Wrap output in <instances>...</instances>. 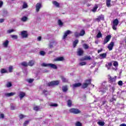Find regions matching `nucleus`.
Wrapping results in <instances>:
<instances>
[{"label":"nucleus","mask_w":126,"mask_h":126,"mask_svg":"<svg viewBox=\"0 0 126 126\" xmlns=\"http://www.w3.org/2000/svg\"><path fill=\"white\" fill-rule=\"evenodd\" d=\"M92 81V80H91V79H87L85 80V82L83 83V84L80 83L79 86H81V88H82V89H86V88H87V87H88L90 85L94 88V86H95L93 84H91Z\"/></svg>","instance_id":"f257e3e1"},{"label":"nucleus","mask_w":126,"mask_h":126,"mask_svg":"<svg viewBox=\"0 0 126 126\" xmlns=\"http://www.w3.org/2000/svg\"><path fill=\"white\" fill-rule=\"evenodd\" d=\"M118 25H119V20L118 19H115L113 20L112 23V29L113 30H117V27H118Z\"/></svg>","instance_id":"f03ea898"},{"label":"nucleus","mask_w":126,"mask_h":126,"mask_svg":"<svg viewBox=\"0 0 126 126\" xmlns=\"http://www.w3.org/2000/svg\"><path fill=\"white\" fill-rule=\"evenodd\" d=\"M59 84H60V81H53L48 83V86H54Z\"/></svg>","instance_id":"7ed1b4c3"},{"label":"nucleus","mask_w":126,"mask_h":126,"mask_svg":"<svg viewBox=\"0 0 126 126\" xmlns=\"http://www.w3.org/2000/svg\"><path fill=\"white\" fill-rule=\"evenodd\" d=\"M108 81L110 83H112L113 82H116V80L117 79V76H114V77H112L111 75H108Z\"/></svg>","instance_id":"20e7f679"},{"label":"nucleus","mask_w":126,"mask_h":126,"mask_svg":"<svg viewBox=\"0 0 126 126\" xmlns=\"http://www.w3.org/2000/svg\"><path fill=\"white\" fill-rule=\"evenodd\" d=\"M111 38H112V36H111V35L106 36L104 39L103 45H106V44L111 40Z\"/></svg>","instance_id":"39448f33"},{"label":"nucleus","mask_w":126,"mask_h":126,"mask_svg":"<svg viewBox=\"0 0 126 126\" xmlns=\"http://www.w3.org/2000/svg\"><path fill=\"white\" fill-rule=\"evenodd\" d=\"M42 8V3H37L35 5V11L36 12H39L40 11V9Z\"/></svg>","instance_id":"423d86ee"},{"label":"nucleus","mask_w":126,"mask_h":126,"mask_svg":"<svg viewBox=\"0 0 126 126\" xmlns=\"http://www.w3.org/2000/svg\"><path fill=\"white\" fill-rule=\"evenodd\" d=\"M95 21L97 22H100L101 20H104V16L103 14H101L98 16L95 19Z\"/></svg>","instance_id":"0eeeda50"},{"label":"nucleus","mask_w":126,"mask_h":126,"mask_svg":"<svg viewBox=\"0 0 126 126\" xmlns=\"http://www.w3.org/2000/svg\"><path fill=\"white\" fill-rule=\"evenodd\" d=\"M70 113L72 114H79V110L75 108H71L69 110Z\"/></svg>","instance_id":"6e6552de"},{"label":"nucleus","mask_w":126,"mask_h":126,"mask_svg":"<svg viewBox=\"0 0 126 126\" xmlns=\"http://www.w3.org/2000/svg\"><path fill=\"white\" fill-rule=\"evenodd\" d=\"M71 33H72V32L69 30L65 32L64 35H63V39L64 40V39H65L66 37H67V35H69V34H71Z\"/></svg>","instance_id":"1a4fd4ad"},{"label":"nucleus","mask_w":126,"mask_h":126,"mask_svg":"<svg viewBox=\"0 0 126 126\" xmlns=\"http://www.w3.org/2000/svg\"><path fill=\"white\" fill-rule=\"evenodd\" d=\"M114 46H115V43L114 42H111L108 45L107 48L108 50L110 51H112L113 50V48H114Z\"/></svg>","instance_id":"9d476101"},{"label":"nucleus","mask_w":126,"mask_h":126,"mask_svg":"<svg viewBox=\"0 0 126 126\" xmlns=\"http://www.w3.org/2000/svg\"><path fill=\"white\" fill-rule=\"evenodd\" d=\"M52 4L54 6H55V7H57L58 8H60V7H61L60 3L56 0L52 1Z\"/></svg>","instance_id":"9b49d317"},{"label":"nucleus","mask_w":126,"mask_h":126,"mask_svg":"<svg viewBox=\"0 0 126 126\" xmlns=\"http://www.w3.org/2000/svg\"><path fill=\"white\" fill-rule=\"evenodd\" d=\"M21 36L23 38H27L28 34H27V32L26 31H22L21 33Z\"/></svg>","instance_id":"f8f14e48"},{"label":"nucleus","mask_w":126,"mask_h":126,"mask_svg":"<svg viewBox=\"0 0 126 126\" xmlns=\"http://www.w3.org/2000/svg\"><path fill=\"white\" fill-rule=\"evenodd\" d=\"M26 94L24 92H20L19 93V97H20V100H22L23 98L25 97Z\"/></svg>","instance_id":"ddd939ff"},{"label":"nucleus","mask_w":126,"mask_h":126,"mask_svg":"<svg viewBox=\"0 0 126 126\" xmlns=\"http://www.w3.org/2000/svg\"><path fill=\"white\" fill-rule=\"evenodd\" d=\"M55 62H63L64 61V58L63 57H58L54 59Z\"/></svg>","instance_id":"4468645a"},{"label":"nucleus","mask_w":126,"mask_h":126,"mask_svg":"<svg viewBox=\"0 0 126 126\" xmlns=\"http://www.w3.org/2000/svg\"><path fill=\"white\" fill-rule=\"evenodd\" d=\"M14 95H15V93H8L4 94V96H5V97H11Z\"/></svg>","instance_id":"2eb2a0df"},{"label":"nucleus","mask_w":126,"mask_h":126,"mask_svg":"<svg viewBox=\"0 0 126 126\" xmlns=\"http://www.w3.org/2000/svg\"><path fill=\"white\" fill-rule=\"evenodd\" d=\"M91 57L90 56H85L84 58H83L81 59V61H91Z\"/></svg>","instance_id":"dca6fc26"},{"label":"nucleus","mask_w":126,"mask_h":126,"mask_svg":"<svg viewBox=\"0 0 126 126\" xmlns=\"http://www.w3.org/2000/svg\"><path fill=\"white\" fill-rule=\"evenodd\" d=\"M9 44V42L8 40H6L2 43V46L4 47V48H7V47H8Z\"/></svg>","instance_id":"f3484780"},{"label":"nucleus","mask_w":126,"mask_h":126,"mask_svg":"<svg viewBox=\"0 0 126 126\" xmlns=\"http://www.w3.org/2000/svg\"><path fill=\"white\" fill-rule=\"evenodd\" d=\"M28 19H29L28 17L24 16L22 17V18L21 19V20L23 22H26V21H28Z\"/></svg>","instance_id":"a211bd4d"},{"label":"nucleus","mask_w":126,"mask_h":126,"mask_svg":"<svg viewBox=\"0 0 126 126\" xmlns=\"http://www.w3.org/2000/svg\"><path fill=\"white\" fill-rule=\"evenodd\" d=\"M49 67L54 69H57L58 68V67L55 64L52 63H49Z\"/></svg>","instance_id":"6ab92c4d"},{"label":"nucleus","mask_w":126,"mask_h":126,"mask_svg":"<svg viewBox=\"0 0 126 126\" xmlns=\"http://www.w3.org/2000/svg\"><path fill=\"white\" fill-rule=\"evenodd\" d=\"M34 63H35V61L32 60L29 61L28 65H29L30 66H32V65H34Z\"/></svg>","instance_id":"aec40b11"},{"label":"nucleus","mask_w":126,"mask_h":126,"mask_svg":"<svg viewBox=\"0 0 126 126\" xmlns=\"http://www.w3.org/2000/svg\"><path fill=\"white\" fill-rule=\"evenodd\" d=\"M78 40H75L73 42V48H75L76 46L77 45V44H78Z\"/></svg>","instance_id":"412c9836"},{"label":"nucleus","mask_w":126,"mask_h":126,"mask_svg":"<svg viewBox=\"0 0 126 126\" xmlns=\"http://www.w3.org/2000/svg\"><path fill=\"white\" fill-rule=\"evenodd\" d=\"M77 87H79V83H75L73 84L72 85L73 89H75V88H77Z\"/></svg>","instance_id":"4be33fe9"},{"label":"nucleus","mask_w":126,"mask_h":126,"mask_svg":"<svg viewBox=\"0 0 126 126\" xmlns=\"http://www.w3.org/2000/svg\"><path fill=\"white\" fill-rule=\"evenodd\" d=\"M84 35H85V30H82L79 33V36H84Z\"/></svg>","instance_id":"5701e85b"},{"label":"nucleus","mask_w":126,"mask_h":126,"mask_svg":"<svg viewBox=\"0 0 126 126\" xmlns=\"http://www.w3.org/2000/svg\"><path fill=\"white\" fill-rule=\"evenodd\" d=\"M12 86V84L10 82H7L6 84V87L7 88H9L10 87H11Z\"/></svg>","instance_id":"b1692460"},{"label":"nucleus","mask_w":126,"mask_h":126,"mask_svg":"<svg viewBox=\"0 0 126 126\" xmlns=\"http://www.w3.org/2000/svg\"><path fill=\"white\" fill-rule=\"evenodd\" d=\"M100 57L102 58V59H106L107 57V53H103L99 55Z\"/></svg>","instance_id":"393cba45"},{"label":"nucleus","mask_w":126,"mask_h":126,"mask_svg":"<svg viewBox=\"0 0 126 126\" xmlns=\"http://www.w3.org/2000/svg\"><path fill=\"white\" fill-rule=\"evenodd\" d=\"M97 125L100 126H105V122L103 121H99L97 122Z\"/></svg>","instance_id":"a878e982"},{"label":"nucleus","mask_w":126,"mask_h":126,"mask_svg":"<svg viewBox=\"0 0 126 126\" xmlns=\"http://www.w3.org/2000/svg\"><path fill=\"white\" fill-rule=\"evenodd\" d=\"M97 8H98V5H95L94 6V7L92 10V11H93V12H96V11H97Z\"/></svg>","instance_id":"bb28decb"},{"label":"nucleus","mask_w":126,"mask_h":126,"mask_svg":"<svg viewBox=\"0 0 126 126\" xmlns=\"http://www.w3.org/2000/svg\"><path fill=\"white\" fill-rule=\"evenodd\" d=\"M112 65H113V62H110L108 63V64H106L105 66L107 67V68H109V67H111Z\"/></svg>","instance_id":"cd10ccee"},{"label":"nucleus","mask_w":126,"mask_h":126,"mask_svg":"<svg viewBox=\"0 0 126 126\" xmlns=\"http://www.w3.org/2000/svg\"><path fill=\"white\" fill-rule=\"evenodd\" d=\"M83 47L85 50L89 49V45L85 43L83 45Z\"/></svg>","instance_id":"c85d7f7f"},{"label":"nucleus","mask_w":126,"mask_h":126,"mask_svg":"<svg viewBox=\"0 0 126 126\" xmlns=\"http://www.w3.org/2000/svg\"><path fill=\"white\" fill-rule=\"evenodd\" d=\"M113 62V65L115 67H118L119 66V63L117 61H112Z\"/></svg>","instance_id":"c756f323"},{"label":"nucleus","mask_w":126,"mask_h":126,"mask_svg":"<svg viewBox=\"0 0 126 126\" xmlns=\"http://www.w3.org/2000/svg\"><path fill=\"white\" fill-rule=\"evenodd\" d=\"M96 38H102V33H101V32H98L97 34L96 35Z\"/></svg>","instance_id":"7c9ffc66"},{"label":"nucleus","mask_w":126,"mask_h":126,"mask_svg":"<svg viewBox=\"0 0 126 126\" xmlns=\"http://www.w3.org/2000/svg\"><path fill=\"white\" fill-rule=\"evenodd\" d=\"M62 90L63 92H66L67 91V87L66 86H63L62 87Z\"/></svg>","instance_id":"2f4dec72"},{"label":"nucleus","mask_w":126,"mask_h":126,"mask_svg":"<svg viewBox=\"0 0 126 126\" xmlns=\"http://www.w3.org/2000/svg\"><path fill=\"white\" fill-rule=\"evenodd\" d=\"M83 54H84V51L81 48H79V56H82Z\"/></svg>","instance_id":"473e14b6"},{"label":"nucleus","mask_w":126,"mask_h":126,"mask_svg":"<svg viewBox=\"0 0 126 126\" xmlns=\"http://www.w3.org/2000/svg\"><path fill=\"white\" fill-rule=\"evenodd\" d=\"M49 66H50V63H42L41 64V66L49 67Z\"/></svg>","instance_id":"72a5a7b5"},{"label":"nucleus","mask_w":126,"mask_h":126,"mask_svg":"<svg viewBox=\"0 0 126 126\" xmlns=\"http://www.w3.org/2000/svg\"><path fill=\"white\" fill-rule=\"evenodd\" d=\"M1 73H7V70L4 68H2L0 70Z\"/></svg>","instance_id":"f704fd0d"},{"label":"nucleus","mask_w":126,"mask_h":126,"mask_svg":"<svg viewBox=\"0 0 126 126\" xmlns=\"http://www.w3.org/2000/svg\"><path fill=\"white\" fill-rule=\"evenodd\" d=\"M106 5L108 7L111 5V0H106Z\"/></svg>","instance_id":"c9c22d12"},{"label":"nucleus","mask_w":126,"mask_h":126,"mask_svg":"<svg viewBox=\"0 0 126 126\" xmlns=\"http://www.w3.org/2000/svg\"><path fill=\"white\" fill-rule=\"evenodd\" d=\"M72 104V102L70 100H68L67 101V106L68 107H71V104Z\"/></svg>","instance_id":"e433bc0d"},{"label":"nucleus","mask_w":126,"mask_h":126,"mask_svg":"<svg viewBox=\"0 0 126 126\" xmlns=\"http://www.w3.org/2000/svg\"><path fill=\"white\" fill-rule=\"evenodd\" d=\"M21 65L23 66H28V63H27L25 62H22L21 63Z\"/></svg>","instance_id":"4c0bfd02"},{"label":"nucleus","mask_w":126,"mask_h":126,"mask_svg":"<svg viewBox=\"0 0 126 126\" xmlns=\"http://www.w3.org/2000/svg\"><path fill=\"white\" fill-rule=\"evenodd\" d=\"M14 31H15L13 29L8 30L7 31V34H10V33H12V32H14Z\"/></svg>","instance_id":"58836bf2"},{"label":"nucleus","mask_w":126,"mask_h":126,"mask_svg":"<svg viewBox=\"0 0 126 126\" xmlns=\"http://www.w3.org/2000/svg\"><path fill=\"white\" fill-rule=\"evenodd\" d=\"M61 79L63 82H67V80H66V79H65L63 76H61Z\"/></svg>","instance_id":"ea45409f"},{"label":"nucleus","mask_w":126,"mask_h":126,"mask_svg":"<svg viewBox=\"0 0 126 126\" xmlns=\"http://www.w3.org/2000/svg\"><path fill=\"white\" fill-rule=\"evenodd\" d=\"M43 94H44V95H45V96H47V95L49 94V92H48L47 90H44L43 91Z\"/></svg>","instance_id":"a19ab883"},{"label":"nucleus","mask_w":126,"mask_h":126,"mask_svg":"<svg viewBox=\"0 0 126 126\" xmlns=\"http://www.w3.org/2000/svg\"><path fill=\"white\" fill-rule=\"evenodd\" d=\"M39 109H40V107H39L38 106H35L33 108V110L34 111H39Z\"/></svg>","instance_id":"79ce46f5"},{"label":"nucleus","mask_w":126,"mask_h":126,"mask_svg":"<svg viewBox=\"0 0 126 126\" xmlns=\"http://www.w3.org/2000/svg\"><path fill=\"white\" fill-rule=\"evenodd\" d=\"M11 38H12V39H17L18 38V36H17V35H11Z\"/></svg>","instance_id":"37998d69"},{"label":"nucleus","mask_w":126,"mask_h":126,"mask_svg":"<svg viewBox=\"0 0 126 126\" xmlns=\"http://www.w3.org/2000/svg\"><path fill=\"white\" fill-rule=\"evenodd\" d=\"M114 101H117V99L115 98V97H112V99H110L109 103H112Z\"/></svg>","instance_id":"c03bdc74"},{"label":"nucleus","mask_w":126,"mask_h":126,"mask_svg":"<svg viewBox=\"0 0 126 126\" xmlns=\"http://www.w3.org/2000/svg\"><path fill=\"white\" fill-rule=\"evenodd\" d=\"M86 62H82L79 63V65L82 66V65H86Z\"/></svg>","instance_id":"a18cd8bd"},{"label":"nucleus","mask_w":126,"mask_h":126,"mask_svg":"<svg viewBox=\"0 0 126 126\" xmlns=\"http://www.w3.org/2000/svg\"><path fill=\"white\" fill-rule=\"evenodd\" d=\"M8 69H9V72H12L13 67H12V66H10L8 68Z\"/></svg>","instance_id":"49530a36"},{"label":"nucleus","mask_w":126,"mask_h":126,"mask_svg":"<svg viewBox=\"0 0 126 126\" xmlns=\"http://www.w3.org/2000/svg\"><path fill=\"white\" fill-rule=\"evenodd\" d=\"M46 55V53L45 51H42L40 52V56H45Z\"/></svg>","instance_id":"de8ad7c7"},{"label":"nucleus","mask_w":126,"mask_h":126,"mask_svg":"<svg viewBox=\"0 0 126 126\" xmlns=\"http://www.w3.org/2000/svg\"><path fill=\"white\" fill-rule=\"evenodd\" d=\"M27 3L24 2L23 5V8H27L28 7Z\"/></svg>","instance_id":"09e8293b"},{"label":"nucleus","mask_w":126,"mask_h":126,"mask_svg":"<svg viewBox=\"0 0 126 126\" xmlns=\"http://www.w3.org/2000/svg\"><path fill=\"white\" fill-rule=\"evenodd\" d=\"M34 81V79H29L28 80L29 83H32Z\"/></svg>","instance_id":"8fccbe9b"},{"label":"nucleus","mask_w":126,"mask_h":126,"mask_svg":"<svg viewBox=\"0 0 126 126\" xmlns=\"http://www.w3.org/2000/svg\"><path fill=\"white\" fill-rule=\"evenodd\" d=\"M82 99L83 101L85 100V99H86V94H83L82 96Z\"/></svg>","instance_id":"3c124183"},{"label":"nucleus","mask_w":126,"mask_h":126,"mask_svg":"<svg viewBox=\"0 0 126 126\" xmlns=\"http://www.w3.org/2000/svg\"><path fill=\"white\" fill-rule=\"evenodd\" d=\"M58 24L60 26H62V25H63V22H62V21L61 20H58Z\"/></svg>","instance_id":"603ef678"},{"label":"nucleus","mask_w":126,"mask_h":126,"mask_svg":"<svg viewBox=\"0 0 126 126\" xmlns=\"http://www.w3.org/2000/svg\"><path fill=\"white\" fill-rule=\"evenodd\" d=\"M50 106H51V107H58V104L52 103L51 104H50Z\"/></svg>","instance_id":"864d4df0"},{"label":"nucleus","mask_w":126,"mask_h":126,"mask_svg":"<svg viewBox=\"0 0 126 126\" xmlns=\"http://www.w3.org/2000/svg\"><path fill=\"white\" fill-rule=\"evenodd\" d=\"M29 124V121H26L24 122V126H26L27 125Z\"/></svg>","instance_id":"5fc2aeb1"},{"label":"nucleus","mask_w":126,"mask_h":126,"mask_svg":"<svg viewBox=\"0 0 126 126\" xmlns=\"http://www.w3.org/2000/svg\"><path fill=\"white\" fill-rule=\"evenodd\" d=\"M19 118L21 120H22V119H23L24 118H25V116L23 115V114H21L19 115Z\"/></svg>","instance_id":"6e6d98bb"},{"label":"nucleus","mask_w":126,"mask_h":126,"mask_svg":"<svg viewBox=\"0 0 126 126\" xmlns=\"http://www.w3.org/2000/svg\"><path fill=\"white\" fill-rule=\"evenodd\" d=\"M118 85H119V86H123V81H119L118 82Z\"/></svg>","instance_id":"4d7b16f0"},{"label":"nucleus","mask_w":126,"mask_h":126,"mask_svg":"<svg viewBox=\"0 0 126 126\" xmlns=\"http://www.w3.org/2000/svg\"><path fill=\"white\" fill-rule=\"evenodd\" d=\"M0 119H4V114L2 113L0 114Z\"/></svg>","instance_id":"13d9d810"},{"label":"nucleus","mask_w":126,"mask_h":126,"mask_svg":"<svg viewBox=\"0 0 126 126\" xmlns=\"http://www.w3.org/2000/svg\"><path fill=\"white\" fill-rule=\"evenodd\" d=\"M107 103H108V102H107V100L102 101V106H104V105H105V104H107Z\"/></svg>","instance_id":"bf43d9fd"},{"label":"nucleus","mask_w":126,"mask_h":126,"mask_svg":"<svg viewBox=\"0 0 126 126\" xmlns=\"http://www.w3.org/2000/svg\"><path fill=\"white\" fill-rule=\"evenodd\" d=\"M75 37L77 38V37H79V33L78 32L75 33Z\"/></svg>","instance_id":"052dcab7"},{"label":"nucleus","mask_w":126,"mask_h":126,"mask_svg":"<svg viewBox=\"0 0 126 126\" xmlns=\"http://www.w3.org/2000/svg\"><path fill=\"white\" fill-rule=\"evenodd\" d=\"M11 109L12 110H16V107L13 105H12L11 106Z\"/></svg>","instance_id":"680f3d73"},{"label":"nucleus","mask_w":126,"mask_h":126,"mask_svg":"<svg viewBox=\"0 0 126 126\" xmlns=\"http://www.w3.org/2000/svg\"><path fill=\"white\" fill-rule=\"evenodd\" d=\"M3 4V2H2V1L0 0V7H1V6H2Z\"/></svg>","instance_id":"e2e57ef3"},{"label":"nucleus","mask_w":126,"mask_h":126,"mask_svg":"<svg viewBox=\"0 0 126 126\" xmlns=\"http://www.w3.org/2000/svg\"><path fill=\"white\" fill-rule=\"evenodd\" d=\"M102 51H103V49H102V48H101L100 50H98L97 51L98 54H100V53H101V52H102Z\"/></svg>","instance_id":"0e129e2a"},{"label":"nucleus","mask_w":126,"mask_h":126,"mask_svg":"<svg viewBox=\"0 0 126 126\" xmlns=\"http://www.w3.org/2000/svg\"><path fill=\"white\" fill-rule=\"evenodd\" d=\"M37 40H38V41H41V40H42V37H41V36H38V37H37Z\"/></svg>","instance_id":"69168bd1"},{"label":"nucleus","mask_w":126,"mask_h":126,"mask_svg":"<svg viewBox=\"0 0 126 126\" xmlns=\"http://www.w3.org/2000/svg\"><path fill=\"white\" fill-rule=\"evenodd\" d=\"M76 126H79V121H78L76 124H75Z\"/></svg>","instance_id":"338daca9"},{"label":"nucleus","mask_w":126,"mask_h":126,"mask_svg":"<svg viewBox=\"0 0 126 126\" xmlns=\"http://www.w3.org/2000/svg\"><path fill=\"white\" fill-rule=\"evenodd\" d=\"M120 126H126V124H122L120 125Z\"/></svg>","instance_id":"774afa93"}]
</instances>
